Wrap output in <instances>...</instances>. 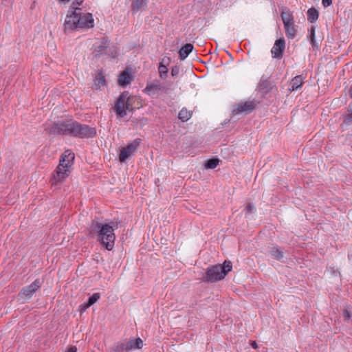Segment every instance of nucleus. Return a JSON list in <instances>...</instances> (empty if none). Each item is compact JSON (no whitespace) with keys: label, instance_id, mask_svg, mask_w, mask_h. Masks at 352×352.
<instances>
[{"label":"nucleus","instance_id":"nucleus-32","mask_svg":"<svg viewBox=\"0 0 352 352\" xmlns=\"http://www.w3.org/2000/svg\"><path fill=\"white\" fill-rule=\"evenodd\" d=\"M179 67L178 66H174L172 67V69H171V75L172 76L175 77V76H178L179 73Z\"/></svg>","mask_w":352,"mask_h":352},{"label":"nucleus","instance_id":"nucleus-25","mask_svg":"<svg viewBox=\"0 0 352 352\" xmlns=\"http://www.w3.org/2000/svg\"><path fill=\"white\" fill-rule=\"evenodd\" d=\"M158 72L160 77L162 79H165L167 76L168 69L166 65H163L162 63H160L158 67Z\"/></svg>","mask_w":352,"mask_h":352},{"label":"nucleus","instance_id":"nucleus-5","mask_svg":"<svg viewBox=\"0 0 352 352\" xmlns=\"http://www.w3.org/2000/svg\"><path fill=\"white\" fill-rule=\"evenodd\" d=\"M232 269L230 261H225L223 265H217L208 268L204 277L205 281L214 283L220 280L226 276Z\"/></svg>","mask_w":352,"mask_h":352},{"label":"nucleus","instance_id":"nucleus-35","mask_svg":"<svg viewBox=\"0 0 352 352\" xmlns=\"http://www.w3.org/2000/svg\"><path fill=\"white\" fill-rule=\"evenodd\" d=\"M77 351V347L76 346H72L67 349L65 350V352H76Z\"/></svg>","mask_w":352,"mask_h":352},{"label":"nucleus","instance_id":"nucleus-29","mask_svg":"<svg viewBox=\"0 0 352 352\" xmlns=\"http://www.w3.org/2000/svg\"><path fill=\"white\" fill-rule=\"evenodd\" d=\"M133 342H134V346H135V349H141L143 346V341L142 340L141 338H138L136 339H133Z\"/></svg>","mask_w":352,"mask_h":352},{"label":"nucleus","instance_id":"nucleus-36","mask_svg":"<svg viewBox=\"0 0 352 352\" xmlns=\"http://www.w3.org/2000/svg\"><path fill=\"white\" fill-rule=\"evenodd\" d=\"M252 346L254 348V349H257L258 348V344L257 343L255 342V341H253L251 344Z\"/></svg>","mask_w":352,"mask_h":352},{"label":"nucleus","instance_id":"nucleus-2","mask_svg":"<svg viewBox=\"0 0 352 352\" xmlns=\"http://www.w3.org/2000/svg\"><path fill=\"white\" fill-rule=\"evenodd\" d=\"M118 228V223L111 221L108 223L93 221L90 226V233L97 235V240L105 247L107 250H111L114 247L116 234L114 231Z\"/></svg>","mask_w":352,"mask_h":352},{"label":"nucleus","instance_id":"nucleus-38","mask_svg":"<svg viewBox=\"0 0 352 352\" xmlns=\"http://www.w3.org/2000/svg\"><path fill=\"white\" fill-rule=\"evenodd\" d=\"M349 94H350V96L352 98V85H351L350 89H349Z\"/></svg>","mask_w":352,"mask_h":352},{"label":"nucleus","instance_id":"nucleus-16","mask_svg":"<svg viewBox=\"0 0 352 352\" xmlns=\"http://www.w3.org/2000/svg\"><path fill=\"white\" fill-rule=\"evenodd\" d=\"M148 3V0H132L131 10L133 12L136 13L145 9Z\"/></svg>","mask_w":352,"mask_h":352},{"label":"nucleus","instance_id":"nucleus-24","mask_svg":"<svg viewBox=\"0 0 352 352\" xmlns=\"http://www.w3.org/2000/svg\"><path fill=\"white\" fill-rule=\"evenodd\" d=\"M80 5L81 4L80 3L74 0V1H73L67 11V15H72L74 13V11H77V10L82 11V9L79 8Z\"/></svg>","mask_w":352,"mask_h":352},{"label":"nucleus","instance_id":"nucleus-12","mask_svg":"<svg viewBox=\"0 0 352 352\" xmlns=\"http://www.w3.org/2000/svg\"><path fill=\"white\" fill-rule=\"evenodd\" d=\"M257 102L254 100L246 101L244 102L239 103L236 107L233 110V113L236 114L239 113H243L248 114L252 112L256 106Z\"/></svg>","mask_w":352,"mask_h":352},{"label":"nucleus","instance_id":"nucleus-6","mask_svg":"<svg viewBox=\"0 0 352 352\" xmlns=\"http://www.w3.org/2000/svg\"><path fill=\"white\" fill-rule=\"evenodd\" d=\"M128 95V92H123L120 94L115 104L114 110L119 118H123L126 116V111H131L133 110L130 102L131 98Z\"/></svg>","mask_w":352,"mask_h":352},{"label":"nucleus","instance_id":"nucleus-40","mask_svg":"<svg viewBox=\"0 0 352 352\" xmlns=\"http://www.w3.org/2000/svg\"><path fill=\"white\" fill-rule=\"evenodd\" d=\"M76 1H78V3H80V4H82L84 0H76Z\"/></svg>","mask_w":352,"mask_h":352},{"label":"nucleus","instance_id":"nucleus-27","mask_svg":"<svg viewBox=\"0 0 352 352\" xmlns=\"http://www.w3.org/2000/svg\"><path fill=\"white\" fill-rule=\"evenodd\" d=\"M114 352H127L125 342H118L113 348Z\"/></svg>","mask_w":352,"mask_h":352},{"label":"nucleus","instance_id":"nucleus-31","mask_svg":"<svg viewBox=\"0 0 352 352\" xmlns=\"http://www.w3.org/2000/svg\"><path fill=\"white\" fill-rule=\"evenodd\" d=\"M133 343H134L133 339L128 341L127 342H125L127 352L129 351H131L133 349H135Z\"/></svg>","mask_w":352,"mask_h":352},{"label":"nucleus","instance_id":"nucleus-14","mask_svg":"<svg viewBox=\"0 0 352 352\" xmlns=\"http://www.w3.org/2000/svg\"><path fill=\"white\" fill-rule=\"evenodd\" d=\"M272 88V82L265 76H262L258 85L257 89L263 94H266Z\"/></svg>","mask_w":352,"mask_h":352},{"label":"nucleus","instance_id":"nucleus-3","mask_svg":"<svg viewBox=\"0 0 352 352\" xmlns=\"http://www.w3.org/2000/svg\"><path fill=\"white\" fill-rule=\"evenodd\" d=\"M94 27L93 15L89 12H83L77 10L72 15H66L64 22V30L70 32L78 30H87Z\"/></svg>","mask_w":352,"mask_h":352},{"label":"nucleus","instance_id":"nucleus-34","mask_svg":"<svg viewBox=\"0 0 352 352\" xmlns=\"http://www.w3.org/2000/svg\"><path fill=\"white\" fill-rule=\"evenodd\" d=\"M322 3L324 7H328L332 3V0H322Z\"/></svg>","mask_w":352,"mask_h":352},{"label":"nucleus","instance_id":"nucleus-33","mask_svg":"<svg viewBox=\"0 0 352 352\" xmlns=\"http://www.w3.org/2000/svg\"><path fill=\"white\" fill-rule=\"evenodd\" d=\"M246 210L248 213H251L255 210L254 206L250 204L246 206Z\"/></svg>","mask_w":352,"mask_h":352},{"label":"nucleus","instance_id":"nucleus-7","mask_svg":"<svg viewBox=\"0 0 352 352\" xmlns=\"http://www.w3.org/2000/svg\"><path fill=\"white\" fill-rule=\"evenodd\" d=\"M284 28L285 30L286 36L289 39H293L296 34V30L294 25V16L289 10H284L280 14Z\"/></svg>","mask_w":352,"mask_h":352},{"label":"nucleus","instance_id":"nucleus-28","mask_svg":"<svg viewBox=\"0 0 352 352\" xmlns=\"http://www.w3.org/2000/svg\"><path fill=\"white\" fill-rule=\"evenodd\" d=\"M309 39L313 47H315L317 45L315 40V28L314 26L309 29Z\"/></svg>","mask_w":352,"mask_h":352},{"label":"nucleus","instance_id":"nucleus-10","mask_svg":"<svg viewBox=\"0 0 352 352\" xmlns=\"http://www.w3.org/2000/svg\"><path fill=\"white\" fill-rule=\"evenodd\" d=\"M140 139H135L131 143L123 148L120 153L119 160L121 162H125L131 155H133L140 144Z\"/></svg>","mask_w":352,"mask_h":352},{"label":"nucleus","instance_id":"nucleus-37","mask_svg":"<svg viewBox=\"0 0 352 352\" xmlns=\"http://www.w3.org/2000/svg\"><path fill=\"white\" fill-rule=\"evenodd\" d=\"M71 0H58V1L60 2V3H67L68 2H69Z\"/></svg>","mask_w":352,"mask_h":352},{"label":"nucleus","instance_id":"nucleus-19","mask_svg":"<svg viewBox=\"0 0 352 352\" xmlns=\"http://www.w3.org/2000/svg\"><path fill=\"white\" fill-rule=\"evenodd\" d=\"M192 50L193 45L191 43H187L183 46L179 51L180 59L184 60L186 58Z\"/></svg>","mask_w":352,"mask_h":352},{"label":"nucleus","instance_id":"nucleus-20","mask_svg":"<svg viewBox=\"0 0 352 352\" xmlns=\"http://www.w3.org/2000/svg\"><path fill=\"white\" fill-rule=\"evenodd\" d=\"M270 253L274 259L278 261H281L284 256L283 252L280 248L276 247L272 248L270 250Z\"/></svg>","mask_w":352,"mask_h":352},{"label":"nucleus","instance_id":"nucleus-17","mask_svg":"<svg viewBox=\"0 0 352 352\" xmlns=\"http://www.w3.org/2000/svg\"><path fill=\"white\" fill-rule=\"evenodd\" d=\"M304 78L301 75L295 76L290 82L291 88L289 90L296 91L301 88Z\"/></svg>","mask_w":352,"mask_h":352},{"label":"nucleus","instance_id":"nucleus-15","mask_svg":"<svg viewBox=\"0 0 352 352\" xmlns=\"http://www.w3.org/2000/svg\"><path fill=\"white\" fill-rule=\"evenodd\" d=\"M132 78L129 70L125 69L119 76L118 84L124 87L131 83Z\"/></svg>","mask_w":352,"mask_h":352},{"label":"nucleus","instance_id":"nucleus-23","mask_svg":"<svg viewBox=\"0 0 352 352\" xmlns=\"http://www.w3.org/2000/svg\"><path fill=\"white\" fill-rule=\"evenodd\" d=\"M318 18V12L315 8H309L307 10V20L310 23H314Z\"/></svg>","mask_w":352,"mask_h":352},{"label":"nucleus","instance_id":"nucleus-22","mask_svg":"<svg viewBox=\"0 0 352 352\" xmlns=\"http://www.w3.org/2000/svg\"><path fill=\"white\" fill-rule=\"evenodd\" d=\"M192 116L190 111H188L187 109L183 108L180 110L178 114V118L182 122L188 121Z\"/></svg>","mask_w":352,"mask_h":352},{"label":"nucleus","instance_id":"nucleus-18","mask_svg":"<svg viewBox=\"0 0 352 352\" xmlns=\"http://www.w3.org/2000/svg\"><path fill=\"white\" fill-rule=\"evenodd\" d=\"M105 85V78L102 73L96 74L94 80L93 88L95 89H100Z\"/></svg>","mask_w":352,"mask_h":352},{"label":"nucleus","instance_id":"nucleus-30","mask_svg":"<svg viewBox=\"0 0 352 352\" xmlns=\"http://www.w3.org/2000/svg\"><path fill=\"white\" fill-rule=\"evenodd\" d=\"M343 124L348 126L352 124V112H350L344 119Z\"/></svg>","mask_w":352,"mask_h":352},{"label":"nucleus","instance_id":"nucleus-26","mask_svg":"<svg viewBox=\"0 0 352 352\" xmlns=\"http://www.w3.org/2000/svg\"><path fill=\"white\" fill-rule=\"evenodd\" d=\"M219 163V160L218 159H210L206 162L205 166L208 169H213L215 168Z\"/></svg>","mask_w":352,"mask_h":352},{"label":"nucleus","instance_id":"nucleus-1","mask_svg":"<svg viewBox=\"0 0 352 352\" xmlns=\"http://www.w3.org/2000/svg\"><path fill=\"white\" fill-rule=\"evenodd\" d=\"M47 129L50 133L69 135L79 138H89L96 135L95 128L72 120L54 122L52 126Z\"/></svg>","mask_w":352,"mask_h":352},{"label":"nucleus","instance_id":"nucleus-39","mask_svg":"<svg viewBox=\"0 0 352 352\" xmlns=\"http://www.w3.org/2000/svg\"><path fill=\"white\" fill-rule=\"evenodd\" d=\"M344 315H346L347 318L349 317V313L347 311H344Z\"/></svg>","mask_w":352,"mask_h":352},{"label":"nucleus","instance_id":"nucleus-21","mask_svg":"<svg viewBox=\"0 0 352 352\" xmlns=\"http://www.w3.org/2000/svg\"><path fill=\"white\" fill-rule=\"evenodd\" d=\"M100 297V295L99 293L94 294L91 296H90L88 298L87 302L82 305L83 309L85 310L86 309L91 307L92 305H94L95 302H96L98 300Z\"/></svg>","mask_w":352,"mask_h":352},{"label":"nucleus","instance_id":"nucleus-13","mask_svg":"<svg viewBox=\"0 0 352 352\" xmlns=\"http://www.w3.org/2000/svg\"><path fill=\"white\" fill-rule=\"evenodd\" d=\"M285 41L283 38H281L275 41L271 52L274 58H280L283 56V52L285 50Z\"/></svg>","mask_w":352,"mask_h":352},{"label":"nucleus","instance_id":"nucleus-9","mask_svg":"<svg viewBox=\"0 0 352 352\" xmlns=\"http://www.w3.org/2000/svg\"><path fill=\"white\" fill-rule=\"evenodd\" d=\"M168 88L164 84L161 83L159 80H154L148 82L144 92L152 98H156L161 92L167 93Z\"/></svg>","mask_w":352,"mask_h":352},{"label":"nucleus","instance_id":"nucleus-11","mask_svg":"<svg viewBox=\"0 0 352 352\" xmlns=\"http://www.w3.org/2000/svg\"><path fill=\"white\" fill-rule=\"evenodd\" d=\"M41 286V281L39 279H36L30 285L24 287L19 292V296L22 298L30 299Z\"/></svg>","mask_w":352,"mask_h":352},{"label":"nucleus","instance_id":"nucleus-8","mask_svg":"<svg viewBox=\"0 0 352 352\" xmlns=\"http://www.w3.org/2000/svg\"><path fill=\"white\" fill-rule=\"evenodd\" d=\"M96 57L101 55H107L114 58L117 55L116 47L111 44L110 41L107 38H103L101 44L96 46L94 51Z\"/></svg>","mask_w":352,"mask_h":352},{"label":"nucleus","instance_id":"nucleus-4","mask_svg":"<svg viewBox=\"0 0 352 352\" xmlns=\"http://www.w3.org/2000/svg\"><path fill=\"white\" fill-rule=\"evenodd\" d=\"M74 160V154L70 151H65L52 178V185L62 182L69 175V168Z\"/></svg>","mask_w":352,"mask_h":352}]
</instances>
